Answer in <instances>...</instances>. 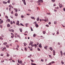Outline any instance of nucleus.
I'll use <instances>...</instances> for the list:
<instances>
[{"mask_svg":"<svg viewBox=\"0 0 65 65\" xmlns=\"http://www.w3.org/2000/svg\"><path fill=\"white\" fill-rule=\"evenodd\" d=\"M18 62L19 64H22V61L20 60V61L19 60V59L18 60Z\"/></svg>","mask_w":65,"mask_h":65,"instance_id":"f257e3e1","label":"nucleus"},{"mask_svg":"<svg viewBox=\"0 0 65 65\" xmlns=\"http://www.w3.org/2000/svg\"><path fill=\"white\" fill-rule=\"evenodd\" d=\"M22 1L23 2V3L24 5H26V3L25 2V0H22Z\"/></svg>","mask_w":65,"mask_h":65,"instance_id":"f03ea898","label":"nucleus"},{"mask_svg":"<svg viewBox=\"0 0 65 65\" xmlns=\"http://www.w3.org/2000/svg\"><path fill=\"white\" fill-rule=\"evenodd\" d=\"M43 2V1L42 0H39L38 1V3H39L40 2V3H42V2Z\"/></svg>","mask_w":65,"mask_h":65,"instance_id":"7ed1b4c3","label":"nucleus"},{"mask_svg":"<svg viewBox=\"0 0 65 65\" xmlns=\"http://www.w3.org/2000/svg\"><path fill=\"white\" fill-rule=\"evenodd\" d=\"M33 43V42H32V41H30L29 43V45H31V44L32 45Z\"/></svg>","mask_w":65,"mask_h":65,"instance_id":"20e7f679","label":"nucleus"},{"mask_svg":"<svg viewBox=\"0 0 65 65\" xmlns=\"http://www.w3.org/2000/svg\"><path fill=\"white\" fill-rule=\"evenodd\" d=\"M35 26H36V27L37 28L39 27V26L38 25V24H37V23L36 24H35Z\"/></svg>","mask_w":65,"mask_h":65,"instance_id":"39448f33","label":"nucleus"},{"mask_svg":"<svg viewBox=\"0 0 65 65\" xmlns=\"http://www.w3.org/2000/svg\"><path fill=\"white\" fill-rule=\"evenodd\" d=\"M19 30L21 32H22V31H23V29H22V28H19Z\"/></svg>","mask_w":65,"mask_h":65,"instance_id":"423d86ee","label":"nucleus"},{"mask_svg":"<svg viewBox=\"0 0 65 65\" xmlns=\"http://www.w3.org/2000/svg\"><path fill=\"white\" fill-rule=\"evenodd\" d=\"M39 46L40 47V48H41L42 47V46H41V44H40L39 45Z\"/></svg>","mask_w":65,"mask_h":65,"instance_id":"0eeeda50","label":"nucleus"},{"mask_svg":"<svg viewBox=\"0 0 65 65\" xmlns=\"http://www.w3.org/2000/svg\"><path fill=\"white\" fill-rule=\"evenodd\" d=\"M17 37H19V38L20 39V38H21V37H20V36L19 35H17Z\"/></svg>","mask_w":65,"mask_h":65,"instance_id":"6e6552de","label":"nucleus"},{"mask_svg":"<svg viewBox=\"0 0 65 65\" xmlns=\"http://www.w3.org/2000/svg\"><path fill=\"white\" fill-rule=\"evenodd\" d=\"M59 7L60 8H61V7H63V6L61 5V4L59 5Z\"/></svg>","mask_w":65,"mask_h":65,"instance_id":"1a4fd4ad","label":"nucleus"},{"mask_svg":"<svg viewBox=\"0 0 65 65\" xmlns=\"http://www.w3.org/2000/svg\"><path fill=\"white\" fill-rule=\"evenodd\" d=\"M10 26V24H7V27H9Z\"/></svg>","mask_w":65,"mask_h":65,"instance_id":"9d476101","label":"nucleus"},{"mask_svg":"<svg viewBox=\"0 0 65 65\" xmlns=\"http://www.w3.org/2000/svg\"><path fill=\"white\" fill-rule=\"evenodd\" d=\"M48 46H46L45 47H44L45 49H47Z\"/></svg>","mask_w":65,"mask_h":65,"instance_id":"9b49d317","label":"nucleus"},{"mask_svg":"<svg viewBox=\"0 0 65 65\" xmlns=\"http://www.w3.org/2000/svg\"><path fill=\"white\" fill-rule=\"evenodd\" d=\"M31 18L32 19H34V20H35V18H34V17H31Z\"/></svg>","mask_w":65,"mask_h":65,"instance_id":"f8f14e48","label":"nucleus"},{"mask_svg":"<svg viewBox=\"0 0 65 65\" xmlns=\"http://www.w3.org/2000/svg\"><path fill=\"white\" fill-rule=\"evenodd\" d=\"M3 23V21L2 20L0 22V24H2V23Z\"/></svg>","mask_w":65,"mask_h":65,"instance_id":"ddd939ff","label":"nucleus"},{"mask_svg":"<svg viewBox=\"0 0 65 65\" xmlns=\"http://www.w3.org/2000/svg\"><path fill=\"white\" fill-rule=\"evenodd\" d=\"M37 21H38L39 20V17H38L37 18Z\"/></svg>","mask_w":65,"mask_h":65,"instance_id":"4468645a","label":"nucleus"},{"mask_svg":"<svg viewBox=\"0 0 65 65\" xmlns=\"http://www.w3.org/2000/svg\"><path fill=\"white\" fill-rule=\"evenodd\" d=\"M3 3H4V4H7V2H5V1L3 2Z\"/></svg>","mask_w":65,"mask_h":65,"instance_id":"2eb2a0df","label":"nucleus"},{"mask_svg":"<svg viewBox=\"0 0 65 65\" xmlns=\"http://www.w3.org/2000/svg\"><path fill=\"white\" fill-rule=\"evenodd\" d=\"M60 53H61V56H62L63 55V53H62V51H60Z\"/></svg>","mask_w":65,"mask_h":65,"instance_id":"dca6fc26","label":"nucleus"},{"mask_svg":"<svg viewBox=\"0 0 65 65\" xmlns=\"http://www.w3.org/2000/svg\"><path fill=\"white\" fill-rule=\"evenodd\" d=\"M7 42H5L3 44L5 45H6V44H7Z\"/></svg>","mask_w":65,"mask_h":65,"instance_id":"f3484780","label":"nucleus"},{"mask_svg":"<svg viewBox=\"0 0 65 65\" xmlns=\"http://www.w3.org/2000/svg\"><path fill=\"white\" fill-rule=\"evenodd\" d=\"M7 21L8 22H10V19H7Z\"/></svg>","mask_w":65,"mask_h":65,"instance_id":"a211bd4d","label":"nucleus"},{"mask_svg":"<svg viewBox=\"0 0 65 65\" xmlns=\"http://www.w3.org/2000/svg\"><path fill=\"white\" fill-rule=\"evenodd\" d=\"M50 50L51 51H53V48L52 47H50Z\"/></svg>","mask_w":65,"mask_h":65,"instance_id":"6ab92c4d","label":"nucleus"},{"mask_svg":"<svg viewBox=\"0 0 65 65\" xmlns=\"http://www.w3.org/2000/svg\"><path fill=\"white\" fill-rule=\"evenodd\" d=\"M11 31L12 32H14V30L12 29H11Z\"/></svg>","mask_w":65,"mask_h":65,"instance_id":"aec40b11","label":"nucleus"},{"mask_svg":"<svg viewBox=\"0 0 65 65\" xmlns=\"http://www.w3.org/2000/svg\"><path fill=\"white\" fill-rule=\"evenodd\" d=\"M61 63L62 64H64V62H63V60H61Z\"/></svg>","mask_w":65,"mask_h":65,"instance_id":"412c9836","label":"nucleus"},{"mask_svg":"<svg viewBox=\"0 0 65 65\" xmlns=\"http://www.w3.org/2000/svg\"><path fill=\"white\" fill-rule=\"evenodd\" d=\"M45 33H46L45 31H43V34H45Z\"/></svg>","mask_w":65,"mask_h":65,"instance_id":"4be33fe9","label":"nucleus"},{"mask_svg":"<svg viewBox=\"0 0 65 65\" xmlns=\"http://www.w3.org/2000/svg\"><path fill=\"white\" fill-rule=\"evenodd\" d=\"M34 46H35V47L36 48V47L37 46V44H35L34 45Z\"/></svg>","mask_w":65,"mask_h":65,"instance_id":"5701e85b","label":"nucleus"},{"mask_svg":"<svg viewBox=\"0 0 65 65\" xmlns=\"http://www.w3.org/2000/svg\"><path fill=\"white\" fill-rule=\"evenodd\" d=\"M34 24H35V25H36V24H37V23H36V22H35L33 23Z\"/></svg>","mask_w":65,"mask_h":65,"instance_id":"b1692460","label":"nucleus"},{"mask_svg":"<svg viewBox=\"0 0 65 65\" xmlns=\"http://www.w3.org/2000/svg\"><path fill=\"white\" fill-rule=\"evenodd\" d=\"M29 25V24L26 23L25 24V25L26 26V27H28V26H27V25Z\"/></svg>","mask_w":65,"mask_h":65,"instance_id":"393cba45","label":"nucleus"},{"mask_svg":"<svg viewBox=\"0 0 65 65\" xmlns=\"http://www.w3.org/2000/svg\"><path fill=\"white\" fill-rule=\"evenodd\" d=\"M15 15L16 16V17H17L18 16V14L17 13H16L15 14Z\"/></svg>","mask_w":65,"mask_h":65,"instance_id":"a878e982","label":"nucleus"},{"mask_svg":"<svg viewBox=\"0 0 65 65\" xmlns=\"http://www.w3.org/2000/svg\"><path fill=\"white\" fill-rule=\"evenodd\" d=\"M43 21H45V22H47L48 21V19L44 20Z\"/></svg>","mask_w":65,"mask_h":65,"instance_id":"bb28decb","label":"nucleus"},{"mask_svg":"<svg viewBox=\"0 0 65 65\" xmlns=\"http://www.w3.org/2000/svg\"><path fill=\"white\" fill-rule=\"evenodd\" d=\"M10 24H13V22H12V21H11L10 22Z\"/></svg>","mask_w":65,"mask_h":65,"instance_id":"cd10ccee","label":"nucleus"},{"mask_svg":"<svg viewBox=\"0 0 65 65\" xmlns=\"http://www.w3.org/2000/svg\"><path fill=\"white\" fill-rule=\"evenodd\" d=\"M35 36H36V34H34L33 35V37H35Z\"/></svg>","mask_w":65,"mask_h":65,"instance_id":"c85d7f7f","label":"nucleus"},{"mask_svg":"<svg viewBox=\"0 0 65 65\" xmlns=\"http://www.w3.org/2000/svg\"><path fill=\"white\" fill-rule=\"evenodd\" d=\"M10 0H8V1H7V2L8 3H10Z\"/></svg>","mask_w":65,"mask_h":65,"instance_id":"c756f323","label":"nucleus"},{"mask_svg":"<svg viewBox=\"0 0 65 65\" xmlns=\"http://www.w3.org/2000/svg\"><path fill=\"white\" fill-rule=\"evenodd\" d=\"M31 65H36V64H33L32 63H31Z\"/></svg>","mask_w":65,"mask_h":65,"instance_id":"7c9ffc66","label":"nucleus"},{"mask_svg":"<svg viewBox=\"0 0 65 65\" xmlns=\"http://www.w3.org/2000/svg\"><path fill=\"white\" fill-rule=\"evenodd\" d=\"M53 53L54 54H55V50H53Z\"/></svg>","mask_w":65,"mask_h":65,"instance_id":"2f4dec72","label":"nucleus"},{"mask_svg":"<svg viewBox=\"0 0 65 65\" xmlns=\"http://www.w3.org/2000/svg\"><path fill=\"white\" fill-rule=\"evenodd\" d=\"M21 17L22 18H24V17L23 16L21 15Z\"/></svg>","mask_w":65,"mask_h":65,"instance_id":"473e14b6","label":"nucleus"},{"mask_svg":"<svg viewBox=\"0 0 65 65\" xmlns=\"http://www.w3.org/2000/svg\"><path fill=\"white\" fill-rule=\"evenodd\" d=\"M37 50H38V51H40V49L39 48H38Z\"/></svg>","mask_w":65,"mask_h":65,"instance_id":"72a5a7b5","label":"nucleus"},{"mask_svg":"<svg viewBox=\"0 0 65 65\" xmlns=\"http://www.w3.org/2000/svg\"><path fill=\"white\" fill-rule=\"evenodd\" d=\"M52 2H55V0H52Z\"/></svg>","mask_w":65,"mask_h":65,"instance_id":"f704fd0d","label":"nucleus"},{"mask_svg":"<svg viewBox=\"0 0 65 65\" xmlns=\"http://www.w3.org/2000/svg\"><path fill=\"white\" fill-rule=\"evenodd\" d=\"M54 24H57V22L56 21H54Z\"/></svg>","mask_w":65,"mask_h":65,"instance_id":"c9c22d12","label":"nucleus"},{"mask_svg":"<svg viewBox=\"0 0 65 65\" xmlns=\"http://www.w3.org/2000/svg\"><path fill=\"white\" fill-rule=\"evenodd\" d=\"M20 25H21V26H24V25L22 23H20Z\"/></svg>","mask_w":65,"mask_h":65,"instance_id":"e433bc0d","label":"nucleus"},{"mask_svg":"<svg viewBox=\"0 0 65 65\" xmlns=\"http://www.w3.org/2000/svg\"><path fill=\"white\" fill-rule=\"evenodd\" d=\"M52 64V63L51 62H50V63L48 64V65H51V64Z\"/></svg>","mask_w":65,"mask_h":65,"instance_id":"4c0bfd02","label":"nucleus"},{"mask_svg":"<svg viewBox=\"0 0 65 65\" xmlns=\"http://www.w3.org/2000/svg\"><path fill=\"white\" fill-rule=\"evenodd\" d=\"M11 29H10V28L9 29V31H11Z\"/></svg>","mask_w":65,"mask_h":65,"instance_id":"58836bf2","label":"nucleus"},{"mask_svg":"<svg viewBox=\"0 0 65 65\" xmlns=\"http://www.w3.org/2000/svg\"><path fill=\"white\" fill-rule=\"evenodd\" d=\"M6 19H8V17L7 16H6Z\"/></svg>","mask_w":65,"mask_h":65,"instance_id":"ea45409f","label":"nucleus"},{"mask_svg":"<svg viewBox=\"0 0 65 65\" xmlns=\"http://www.w3.org/2000/svg\"><path fill=\"white\" fill-rule=\"evenodd\" d=\"M6 47H9V46H8V45H6Z\"/></svg>","mask_w":65,"mask_h":65,"instance_id":"a19ab883","label":"nucleus"},{"mask_svg":"<svg viewBox=\"0 0 65 65\" xmlns=\"http://www.w3.org/2000/svg\"><path fill=\"white\" fill-rule=\"evenodd\" d=\"M27 43H26L25 44H24V46H26V45H27Z\"/></svg>","mask_w":65,"mask_h":65,"instance_id":"79ce46f5","label":"nucleus"},{"mask_svg":"<svg viewBox=\"0 0 65 65\" xmlns=\"http://www.w3.org/2000/svg\"><path fill=\"white\" fill-rule=\"evenodd\" d=\"M58 44H59V45H60V44H61V43L59 42H58Z\"/></svg>","mask_w":65,"mask_h":65,"instance_id":"37998d69","label":"nucleus"},{"mask_svg":"<svg viewBox=\"0 0 65 65\" xmlns=\"http://www.w3.org/2000/svg\"><path fill=\"white\" fill-rule=\"evenodd\" d=\"M11 35H12V36H14V35H13V33H11Z\"/></svg>","mask_w":65,"mask_h":65,"instance_id":"c03bdc74","label":"nucleus"},{"mask_svg":"<svg viewBox=\"0 0 65 65\" xmlns=\"http://www.w3.org/2000/svg\"><path fill=\"white\" fill-rule=\"evenodd\" d=\"M2 39V40H3V39H2V38L1 37H0V39Z\"/></svg>","mask_w":65,"mask_h":65,"instance_id":"a18cd8bd","label":"nucleus"},{"mask_svg":"<svg viewBox=\"0 0 65 65\" xmlns=\"http://www.w3.org/2000/svg\"><path fill=\"white\" fill-rule=\"evenodd\" d=\"M52 63V64H53V63H55V62L53 61H52L51 62Z\"/></svg>","mask_w":65,"mask_h":65,"instance_id":"49530a36","label":"nucleus"},{"mask_svg":"<svg viewBox=\"0 0 65 65\" xmlns=\"http://www.w3.org/2000/svg\"><path fill=\"white\" fill-rule=\"evenodd\" d=\"M13 36H11V37L12 38H13Z\"/></svg>","mask_w":65,"mask_h":65,"instance_id":"de8ad7c7","label":"nucleus"},{"mask_svg":"<svg viewBox=\"0 0 65 65\" xmlns=\"http://www.w3.org/2000/svg\"><path fill=\"white\" fill-rule=\"evenodd\" d=\"M41 61H42V62H43V59H41Z\"/></svg>","mask_w":65,"mask_h":65,"instance_id":"09e8293b","label":"nucleus"},{"mask_svg":"<svg viewBox=\"0 0 65 65\" xmlns=\"http://www.w3.org/2000/svg\"><path fill=\"white\" fill-rule=\"evenodd\" d=\"M48 15H51V13H48Z\"/></svg>","mask_w":65,"mask_h":65,"instance_id":"8fccbe9b","label":"nucleus"},{"mask_svg":"<svg viewBox=\"0 0 65 65\" xmlns=\"http://www.w3.org/2000/svg\"><path fill=\"white\" fill-rule=\"evenodd\" d=\"M28 11H31V10L30 9L28 10Z\"/></svg>","mask_w":65,"mask_h":65,"instance_id":"3c124183","label":"nucleus"},{"mask_svg":"<svg viewBox=\"0 0 65 65\" xmlns=\"http://www.w3.org/2000/svg\"><path fill=\"white\" fill-rule=\"evenodd\" d=\"M12 58H10V59H9V60H10V61H11V60H12Z\"/></svg>","mask_w":65,"mask_h":65,"instance_id":"603ef678","label":"nucleus"},{"mask_svg":"<svg viewBox=\"0 0 65 65\" xmlns=\"http://www.w3.org/2000/svg\"><path fill=\"white\" fill-rule=\"evenodd\" d=\"M57 34H59V32L57 31Z\"/></svg>","mask_w":65,"mask_h":65,"instance_id":"864d4df0","label":"nucleus"},{"mask_svg":"<svg viewBox=\"0 0 65 65\" xmlns=\"http://www.w3.org/2000/svg\"><path fill=\"white\" fill-rule=\"evenodd\" d=\"M12 5H15V3H12Z\"/></svg>","mask_w":65,"mask_h":65,"instance_id":"5fc2aeb1","label":"nucleus"},{"mask_svg":"<svg viewBox=\"0 0 65 65\" xmlns=\"http://www.w3.org/2000/svg\"><path fill=\"white\" fill-rule=\"evenodd\" d=\"M31 46H32V47H33V46H34V45H32V44L31 45Z\"/></svg>","mask_w":65,"mask_h":65,"instance_id":"6e6d98bb","label":"nucleus"},{"mask_svg":"<svg viewBox=\"0 0 65 65\" xmlns=\"http://www.w3.org/2000/svg\"><path fill=\"white\" fill-rule=\"evenodd\" d=\"M49 56L50 57V58H51L52 57L51 56V55H49Z\"/></svg>","mask_w":65,"mask_h":65,"instance_id":"4d7b16f0","label":"nucleus"},{"mask_svg":"<svg viewBox=\"0 0 65 65\" xmlns=\"http://www.w3.org/2000/svg\"><path fill=\"white\" fill-rule=\"evenodd\" d=\"M15 11V12H18V10L16 9V10Z\"/></svg>","mask_w":65,"mask_h":65,"instance_id":"13d9d810","label":"nucleus"},{"mask_svg":"<svg viewBox=\"0 0 65 65\" xmlns=\"http://www.w3.org/2000/svg\"><path fill=\"white\" fill-rule=\"evenodd\" d=\"M15 34L16 35H17L18 34H17V33H15Z\"/></svg>","mask_w":65,"mask_h":65,"instance_id":"bf43d9fd","label":"nucleus"},{"mask_svg":"<svg viewBox=\"0 0 65 65\" xmlns=\"http://www.w3.org/2000/svg\"><path fill=\"white\" fill-rule=\"evenodd\" d=\"M7 56H8V57H9V54H7Z\"/></svg>","mask_w":65,"mask_h":65,"instance_id":"052dcab7","label":"nucleus"},{"mask_svg":"<svg viewBox=\"0 0 65 65\" xmlns=\"http://www.w3.org/2000/svg\"><path fill=\"white\" fill-rule=\"evenodd\" d=\"M52 34L53 35H55V32L53 33Z\"/></svg>","mask_w":65,"mask_h":65,"instance_id":"680f3d73","label":"nucleus"},{"mask_svg":"<svg viewBox=\"0 0 65 65\" xmlns=\"http://www.w3.org/2000/svg\"><path fill=\"white\" fill-rule=\"evenodd\" d=\"M13 13V11H12L11 13H12V14Z\"/></svg>","mask_w":65,"mask_h":65,"instance_id":"e2e57ef3","label":"nucleus"},{"mask_svg":"<svg viewBox=\"0 0 65 65\" xmlns=\"http://www.w3.org/2000/svg\"><path fill=\"white\" fill-rule=\"evenodd\" d=\"M46 26L47 27H48V26H49L48 25H46Z\"/></svg>","mask_w":65,"mask_h":65,"instance_id":"0e129e2a","label":"nucleus"},{"mask_svg":"<svg viewBox=\"0 0 65 65\" xmlns=\"http://www.w3.org/2000/svg\"><path fill=\"white\" fill-rule=\"evenodd\" d=\"M31 62H34V61H33V60H31Z\"/></svg>","mask_w":65,"mask_h":65,"instance_id":"69168bd1","label":"nucleus"},{"mask_svg":"<svg viewBox=\"0 0 65 65\" xmlns=\"http://www.w3.org/2000/svg\"><path fill=\"white\" fill-rule=\"evenodd\" d=\"M4 60H3V61H1V63H2V62H4Z\"/></svg>","mask_w":65,"mask_h":65,"instance_id":"338daca9","label":"nucleus"},{"mask_svg":"<svg viewBox=\"0 0 65 65\" xmlns=\"http://www.w3.org/2000/svg\"><path fill=\"white\" fill-rule=\"evenodd\" d=\"M13 24H15V22H14V21H13Z\"/></svg>","mask_w":65,"mask_h":65,"instance_id":"774afa93","label":"nucleus"}]
</instances>
